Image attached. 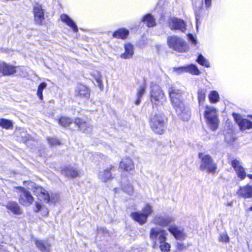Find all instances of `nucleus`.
<instances>
[{
	"label": "nucleus",
	"instance_id": "4",
	"mask_svg": "<svg viewBox=\"0 0 252 252\" xmlns=\"http://www.w3.org/2000/svg\"><path fill=\"white\" fill-rule=\"evenodd\" d=\"M167 44L170 48L178 52H186L189 49L184 40L176 35L168 37Z\"/></svg>",
	"mask_w": 252,
	"mask_h": 252
},
{
	"label": "nucleus",
	"instance_id": "7",
	"mask_svg": "<svg viewBox=\"0 0 252 252\" xmlns=\"http://www.w3.org/2000/svg\"><path fill=\"white\" fill-rule=\"evenodd\" d=\"M204 116L207 123L213 130H215L218 127V119L215 108L206 106Z\"/></svg>",
	"mask_w": 252,
	"mask_h": 252
},
{
	"label": "nucleus",
	"instance_id": "56",
	"mask_svg": "<svg viewBox=\"0 0 252 252\" xmlns=\"http://www.w3.org/2000/svg\"><path fill=\"white\" fill-rule=\"evenodd\" d=\"M117 188H115V189H114V190L115 192H117Z\"/></svg>",
	"mask_w": 252,
	"mask_h": 252
},
{
	"label": "nucleus",
	"instance_id": "16",
	"mask_svg": "<svg viewBox=\"0 0 252 252\" xmlns=\"http://www.w3.org/2000/svg\"><path fill=\"white\" fill-rule=\"evenodd\" d=\"M24 185L27 187L29 189H31L33 191L34 194L38 198L42 194L45 192V189L43 188L37 186L34 183L31 181L24 182Z\"/></svg>",
	"mask_w": 252,
	"mask_h": 252
},
{
	"label": "nucleus",
	"instance_id": "37",
	"mask_svg": "<svg viewBox=\"0 0 252 252\" xmlns=\"http://www.w3.org/2000/svg\"><path fill=\"white\" fill-rule=\"evenodd\" d=\"M198 103L200 105L202 104L205 99V91L203 89H199L198 91Z\"/></svg>",
	"mask_w": 252,
	"mask_h": 252
},
{
	"label": "nucleus",
	"instance_id": "54",
	"mask_svg": "<svg viewBox=\"0 0 252 252\" xmlns=\"http://www.w3.org/2000/svg\"><path fill=\"white\" fill-rule=\"evenodd\" d=\"M101 155L102 156V157L104 156L103 155L100 154H96V155H95V156H99V157H100Z\"/></svg>",
	"mask_w": 252,
	"mask_h": 252
},
{
	"label": "nucleus",
	"instance_id": "24",
	"mask_svg": "<svg viewBox=\"0 0 252 252\" xmlns=\"http://www.w3.org/2000/svg\"><path fill=\"white\" fill-rule=\"evenodd\" d=\"M130 217L134 220L137 221L141 225L145 224L147 222L148 219V218H146V215L145 216L143 215L140 211L135 212L131 213Z\"/></svg>",
	"mask_w": 252,
	"mask_h": 252
},
{
	"label": "nucleus",
	"instance_id": "51",
	"mask_svg": "<svg viewBox=\"0 0 252 252\" xmlns=\"http://www.w3.org/2000/svg\"><path fill=\"white\" fill-rule=\"evenodd\" d=\"M195 13L196 20V27L197 28L198 27V21L199 19L200 15H199V13H198L196 11H195Z\"/></svg>",
	"mask_w": 252,
	"mask_h": 252
},
{
	"label": "nucleus",
	"instance_id": "33",
	"mask_svg": "<svg viewBox=\"0 0 252 252\" xmlns=\"http://www.w3.org/2000/svg\"><path fill=\"white\" fill-rule=\"evenodd\" d=\"M224 139L227 143L230 144L233 142L236 139V138L235 134L230 129L224 134Z\"/></svg>",
	"mask_w": 252,
	"mask_h": 252
},
{
	"label": "nucleus",
	"instance_id": "46",
	"mask_svg": "<svg viewBox=\"0 0 252 252\" xmlns=\"http://www.w3.org/2000/svg\"><path fill=\"white\" fill-rule=\"evenodd\" d=\"M177 248L180 251H182L186 249L185 244L182 242H178L177 244Z\"/></svg>",
	"mask_w": 252,
	"mask_h": 252
},
{
	"label": "nucleus",
	"instance_id": "26",
	"mask_svg": "<svg viewBox=\"0 0 252 252\" xmlns=\"http://www.w3.org/2000/svg\"><path fill=\"white\" fill-rule=\"evenodd\" d=\"M62 173L67 177L75 178L78 175V171L73 167L68 166L65 167L62 171Z\"/></svg>",
	"mask_w": 252,
	"mask_h": 252
},
{
	"label": "nucleus",
	"instance_id": "53",
	"mask_svg": "<svg viewBox=\"0 0 252 252\" xmlns=\"http://www.w3.org/2000/svg\"><path fill=\"white\" fill-rule=\"evenodd\" d=\"M232 202H229L227 203V206H231L232 205Z\"/></svg>",
	"mask_w": 252,
	"mask_h": 252
},
{
	"label": "nucleus",
	"instance_id": "25",
	"mask_svg": "<svg viewBox=\"0 0 252 252\" xmlns=\"http://www.w3.org/2000/svg\"><path fill=\"white\" fill-rule=\"evenodd\" d=\"M0 73L3 75H10L16 71V67L2 62Z\"/></svg>",
	"mask_w": 252,
	"mask_h": 252
},
{
	"label": "nucleus",
	"instance_id": "39",
	"mask_svg": "<svg viewBox=\"0 0 252 252\" xmlns=\"http://www.w3.org/2000/svg\"><path fill=\"white\" fill-rule=\"evenodd\" d=\"M0 126L6 129H8L12 126V123L11 121L5 119L0 120Z\"/></svg>",
	"mask_w": 252,
	"mask_h": 252
},
{
	"label": "nucleus",
	"instance_id": "8",
	"mask_svg": "<svg viewBox=\"0 0 252 252\" xmlns=\"http://www.w3.org/2000/svg\"><path fill=\"white\" fill-rule=\"evenodd\" d=\"M17 189L20 191L19 203L25 206L31 205L34 200L31 193L23 187H19Z\"/></svg>",
	"mask_w": 252,
	"mask_h": 252
},
{
	"label": "nucleus",
	"instance_id": "36",
	"mask_svg": "<svg viewBox=\"0 0 252 252\" xmlns=\"http://www.w3.org/2000/svg\"><path fill=\"white\" fill-rule=\"evenodd\" d=\"M208 97L211 103H216L218 102L220 98L218 93L215 91L211 92Z\"/></svg>",
	"mask_w": 252,
	"mask_h": 252
},
{
	"label": "nucleus",
	"instance_id": "19",
	"mask_svg": "<svg viewBox=\"0 0 252 252\" xmlns=\"http://www.w3.org/2000/svg\"><path fill=\"white\" fill-rule=\"evenodd\" d=\"M74 123L81 130L84 132H89L91 130V126L88 122H86L80 118H76L74 121Z\"/></svg>",
	"mask_w": 252,
	"mask_h": 252
},
{
	"label": "nucleus",
	"instance_id": "5",
	"mask_svg": "<svg viewBox=\"0 0 252 252\" xmlns=\"http://www.w3.org/2000/svg\"><path fill=\"white\" fill-rule=\"evenodd\" d=\"M168 233L166 230L158 227H155L150 231V239L155 247L158 243L167 240Z\"/></svg>",
	"mask_w": 252,
	"mask_h": 252
},
{
	"label": "nucleus",
	"instance_id": "6",
	"mask_svg": "<svg viewBox=\"0 0 252 252\" xmlns=\"http://www.w3.org/2000/svg\"><path fill=\"white\" fill-rule=\"evenodd\" d=\"M151 88L150 97L153 105L156 106L162 105L166 99L164 94L158 85H153Z\"/></svg>",
	"mask_w": 252,
	"mask_h": 252
},
{
	"label": "nucleus",
	"instance_id": "34",
	"mask_svg": "<svg viewBox=\"0 0 252 252\" xmlns=\"http://www.w3.org/2000/svg\"><path fill=\"white\" fill-rule=\"evenodd\" d=\"M196 61L202 66L207 68L210 66L209 61L205 58L202 54H199L198 56Z\"/></svg>",
	"mask_w": 252,
	"mask_h": 252
},
{
	"label": "nucleus",
	"instance_id": "45",
	"mask_svg": "<svg viewBox=\"0 0 252 252\" xmlns=\"http://www.w3.org/2000/svg\"><path fill=\"white\" fill-rule=\"evenodd\" d=\"M219 240L223 242H228L229 240V238L225 233H223L220 235Z\"/></svg>",
	"mask_w": 252,
	"mask_h": 252
},
{
	"label": "nucleus",
	"instance_id": "23",
	"mask_svg": "<svg viewBox=\"0 0 252 252\" xmlns=\"http://www.w3.org/2000/svg\"><path fill=\"white\" fill-rule=\"evenodd\" d=\"M35 244L41 252H49L51 250V245L47 241L36 239Z\"/></svg>",
	"mask_w": 252,
	"mask_h": 252
},
{
	"label": "nucleus",
	"instance_id": "15",
	"mask_svg": "<svg viewBox=\"0 0 252 252\" xmlns=\"http://www.w3.org/2000/svg\"><path fill=\"white\" fill-rule=\"evenodd\" d=\"M231 166L234 168L238 178L241 180H244L246 177V173L240 161L237 159L232 160Z\"/></svg>",
	"mask_w": 252,
	"mask_h": 252
},
{
	"label": "nucleus",
	"instance_id": "13",
	"mask_svg": "<svg viewBox=\"0 0 252 252\" xmlns=\"http://www.w3.org/2000/svg\"><path fill=\"white\" fill-rule=\"evenodd\" d=\"M169 26L171 30H178L185 32L186 30V25L185 22L175 17L171 18L169 20Z\"/></svg>",
	"mask_w": 252,
	"mask_h": 252
},
{
	"label": "nucleus",
	"instance_id": "42",
	"mask_svg": "<svg viewBox=\"0 0 252 252\" xmlns=\"http://www.w3.org/2000/svg\"><path fill=\"white\" fill-rule=\"evenodd\" d=\"M173 71L177 75H179L183 73L186 72V67L185 66L178 67H174L173 68Z\"/></svg>",
	"mask_w": 252,
	"mask_h": 252
},
{
	"label": "nucleus",
	"instance_id": "32",
	"mask_svg": "<svg viewBox=\"0 0 252 252\" xmlns=\"http://www.w3.org/2000/svg\"><path fill=\"white\" fill-rule=\"evenodd\" d=\"M143 215H146L147 218L153 213V207L149 203H146L140 211Z\"/></svg>",
	"mask_w": 252,
	"mask_h": 252
},
{
	"label": "nucleus",
	"instance_id": "55",
	"mask_svg": "<svg viewBox=\"0 0 252 252\" xmlns=\"http://www.w3.org/2000/svg\"><path fill=\"white\" fill-rule=\"evenodd\" d=\"M249 210L250 211H252V206L251 207H250V208L249 209Z\"/></svg>",
	"mask_w": 252,
	"mask_h": 252
},
{
	"label": "nucleus",
	"instance_id": "22",
	"mask_svg": "<svg viewBox=\"0 0 252 252\" xmlns=\"http://www.w3.org/2000/svg\"><path fill=\"white\" fill-rule=\"evenodd\" d=\"M60 18L61 21L70 27L73 32H77L78 31V27L77 25L68 15L66 14H62L61 15Z\"/></svg>",
	"mask_w": 252,
	"mask_h": 252
},
{
	"label": "nucleus",
	"instance_id": "27",
	"mask_svg": "<svg viewBox=\"0 0 252 252\" xmlns=\"http://www.w3.org/2000/svg\"><path fill=\"white\" fill-rule=\"evenodd\" d=\"M125 53L121 55V57L123 59H129L132 57L133 54V47L130 43H126L125 44Z\"/></svg>",
	"mask_w": 252,
	"mask_h": 252
},
{
	"label": "nucleus",
	"instance_id": "44",
	"mask_svg": "<svg viewBox=\"0 0 252 252\" xmlns=\"http://www.w3.org/2000/svg\"><path fill=\"white\" fill-rule=\"evenodd\" d=\"M48 142L51 145H60V140L56 138H49L48 139Z\"/></svg>",
	"mask_w": 252,
	"mask_h": 252
},
{
	"label": "nucleus",
	"instance_id": "17",
	"mask_svg": "<svg viewBox=\"0 0 252 252\" xmlns=\"http://www.w3.org/2000/svg\"><path fill=\"white\" fill-rule=\"evenodd\" d=\"M238 196L244 198H250L252 197V186L247 185L240 187L237 191Z\"/></svg>",
	"mask_w": 252,
	"mask_h": 252
},
{
	"label": "nucleus",
	"instance_id": "48",
	"mask_svg": "<svg viewBox=\"0 0 252 252\" xmlns=\"http://www.w3.org/2000/svg\"><path fill=\"white\" fill-rule=\"evenodd\" d=\"M188 37H189V40L190 41V42L193 44L194 45H196V43H197V40L196 39L193 37V36L191 34H189L188 35Z\"/></svg>",
	"mask_w": 252,
	"mask_h": 252
},
{
	"label": "nucleus",
	"instance_id": "1",
	"mask_svg": "<svg viewBox=\"0 0 252 252\" xmlns=\"http://www.w3.org/2000/svg\"><path fill=\"white\" fill-rule=\"evenodd\" d=\"M168 93L171 102L177 114L183 121H187L190 116L189 109L186 107L182 101L181 91L174 87H170Z\"/></svg>",
	"mask_w": 252,
	"mask_h": 252
},
{
	"label": "nucleus",
	"instance_id": "14",
	"mask_svg": "<svg viewBox=\"0 0 252 252\" xmlns=\"http://www.w3.org/2000/svg\"><path fill=\"white\" fill-rule=\"evenodd\" d=\"M33 14L35 23L42 25L44 20V13L42 7L39 4H35L33 7Z\"/></svg>",
	"mask_w": 252,
	"mask_h": 252
},
{
	"label": "nucleus",
	"instance_id": "9",
	"mask_svg": "<svg viewBox=\"0 0 252 252\" xmlns=\"http://www.w3.org/2000/svg\"><path fill=\"white\" fill-rule=\"evenodd\" d=\"M174 221L173 218L169 216L157 214L154 216L151 222L156 225L161 227L169 226Z\"/></svg>",
	"mask_w": 252,
	"mask_h": 252
},
{
	"label": "nucleus",
	"instance_id": "50",
	"mask_svg": "<svg viewBox=\"0 0 252 252\" xmlns=\"http://www.w3.org/2000/svg\"><path fill=\"white\" fill-rule=\"evenodd\" d=\"M205 5L206 8H210L212 4V0H204Z\"/></svg>",
	"mask_w": 252,
	"mask_h": 252
},
{
	"label": "nucleus",
	"instance_id": "21",
	"mask_svg": "<svg viewBox=\"0 0 252 252\" xmlns=\"http://www.w3.org/2000/svg\"><path fill=\"white\" fill-rule=\"evenodd\" d=\"M4 206L14 215H19L22 213V211L20 207L15 202L9 201Z\"/></svg>",
	"mask_w": 252,
	"mask_h": 252
},
{
	"label": "nucleus",
	"instance_id": "12",
	"mask_svg": "<svg viewBox=\"0 0 252 252\" xmlns=\"http://www.w3.org/2000/svg\"><path fill=\"white\" fill-rule=\"evenodd\" d=\"M233 116L241 130L252 128V122L251 121L243 118L240 115L238 114L233 113Z\"/></svg>",
	"mask_w": 252,
	"mask_h": 252
},
{
	"label": "nucleus",
	"instance_id": "43",
	"mask_svg": "<svg viewBox=\"0 0 252 252\" xmlns=\"http://www.w3.org/2000/svg\"><path fill=\"white\" fill-rule=\"evenodd\" d=\"M39 198L42 199L45 202L48 203L50 200V196L47 191L45 190V192L42 193Z\"/></svg>",
	"mask_w": 252,
	"mask_h": 252
},
{
	"label": "nucleus",
	"instance_id": "2",
	"mask_svg": "<svg viewBox=\"0 0 252 252\" xmlns=\"http://www.w3.org/2000/svg\"><path fill=\"white\" fill-rule=\"evenodd\" d=\"M165 117L161 113L152 115L150 121L151 128L157 134H162L165 128Z\"/></svg>",
	"mask_w": 252,
	"mask_h": 252
},
{
	"label": "nucleus",
	"instance_id": "11",
	"mask_svg": "<svg viewBox=\"0 0 252 252\" xmlns=\"http://www.w3.org/2000/svg\"><path fill=\"white\" fill-rule=\"evenodd\" d=\"M168 231L177 240H185L187 236L184 232V229L175 224L169 225L168 227Z\"/></svg>",
	"mask_w": 252,
	"mask_h": 252
},
{
	"label": "nucleus",
	"instance_id": "41",
	"mask_svg": "<svg viewBox=\"0 0 252 252\" xmlns=\"http://www.w3.org/2000/svg\"><path fill=\"white\" fill-rule=\"evenodd\" d=\"M123 189L124 191L130 195L133 192V187L131 184H127L126 186L123 187Z\"/></svg>",
	"mask_w": 252,
	"mask_h": 252
},
{
	"label": "nucleus",
	"instance_id": "57",
	"mask_svg": "<svg viewBox=\"0 0 252 252\" xmlns=\"http://www.w3.org/2000/svg\"><path fill=\"white\" fill-rule=\"evenodd\" d=\"M249 117L252 118V115H251V116H249Z\"/></svg>",
	"mask_w": 252,
	"mask_h": 252
},
{
	"label": "nucleus",
	"instance_id": "35",
	"mask_svg": "<svg viewBox=\"0 0 252 252\" xmlns=\"http://www.w3.org/2000/svg\"><path fill=\"white\" fill-rule=\"evenodd\" d=\"M72 123V120L66 117H62L59 120V124L63 126L67 127Z\"/></svg>",
	"mask_w": 252,
	"mask_h": 252
},
{
	"label": "nucleus",
	"instance_id": "18",
	"mask_svg": "<svg viewBox=\"0 0 252 252\" xmlns=\"http://www.w3.org/2000/svg\"><path fill=\"white\" fill-rule=\"evenodd\" d=\"M120 168L126 171L133 170L134 169V165L131 158L125 157L123 158L120 163Z\"/></svg>",
	"mask_w": 252,
	"mask_h": 252
},
{
	"label": "nucleus",
	"instance_id": "49",
	"mask_svg": "<svg viewBox=\"0 0 252 252\" xmlns=\"http://www.w3.org/2000/svg\"><path fill=\"white\" fill-rule=\"evenodd\" d=\"M42 208V205L40 203L36 202L35 203V212H39Z\"/></svg>",
	"mask_w": 252,
	"mask_h": 252
},
{
	"label": "nucleus",
	"instance_id": "29",
	"mask_svg": "<svg viewBox=\"0 0 252 252\" xmlns=\"http://www.w3.org/2000/svg\"><path fill=\"white\" fill-rule=\"evenodd\" d=\"M185 67L186 73H189L194 75H198L201 73L197 66L194 64L185 65Z\"/></svg>",
	"mask_w": 252,
	"mask_h": 252
},
{
	"label": "nucleus",
	"instance_id": "20",
	"mask_svg": "<svg viewBox=\"0 0 252 252\" xmlns=\"http://www.w3.org/2000/svg\"><path fill=\"white\" fill-rule=\"evenodd\" d=\"M114 166L112 165H110L105 169L100 171L98 174V178L102 182H106L111 179L112 178V174L110 170Z\"/></svg>",
	"mask_w": 252,
	"mask_h": 252
},
{
	"label": "nucleus",
	"instance_id": "47",
	"mask_svg": "<svg viewBox=\"0 0 252 252\" xmlns=\"http://www.w3.org/2000/svg\"><path fill=\"white\" fill-rule=\"evenodd\" d=\"M95 79L98 84V85L100 86V85L102 84V80H101V76L98 73L96 76H95Z\"/></svg>",
	"mask_w": 252,
	"mask_h": 252
},
{
	"label": "nucleus",
	"instance_id": "30",
	"mask_svg": "<svg viewBox=\"0 0 252 252\" xmlns=\"http://www.w3.org/2000/svg\"><path fill=\"white\" fill-rule=\"evenodd\" d=\"M142 21L146 23L149 27H152L156 25L155 20L151 14H147L145 15Z\"/></svg>",
	"mask_w": 252,
	"mask_h": 252
},
{
	"label": "nucleus",
	"instance_id": "38",
	"mask_svg": "<svg viewBox=\"0 0 252 252\" xmlns=\"http://www.w3.org/2000/svg\"><path fill=\"white\" fill-rule=\"evenodd\" d=\"M46 87L47 84L45 82L41 83L38 87L36 94L40 100L43 99L42 92L43 90L46 88Z\"/></svg>",
	"mask_w": 252,
	"mask_h": 252
},
{
	"label": "nucleus",
	"instance_id": "31",
	"mask_svg": "<svg viewBox=\"0 0 252 252\" xmlns=\"http://www.w3.org/2000/svg\"><path fill=\"white\" fill-rule=\"evenodd\" d=\"M145 93V87L143 86H141L137 89V94H136V100L134 102V103L138 105L141 102V98L143 96V94Z\"/></svg>",
	"mask_w": 252,
	"mask_h": 252
},
{
	"label": "nucleus",
	"instance_id": "10",
	"mask_svg": "<svg viewBox=\"0 0 252 252\" xmlns=\"http://www.w3.org/2000/svg\"><path fill=\"white\" fill-rule=\"evenodd\" d=\"M90 96V90L85 86L80 84L76 87L75 91V96L76 98L85 101L89 99Z\"/></svg>",
	"mask_w": 252,
	"mask_h": 252
},
{
	"label": "nucleus",
	"instance_id": "52",
	"mask_svg": "<svg viewBox=\"0 0 252 252\" xmlns=\"http://www.w3.org/2000/svg\"><path fill=\"white\" fill-rule=\"evenodd\" d=\"M248 177H249L250 179H252V174H248Z\"/></svg>",
	"mask_w": 252,
	"mask_h": 252
},
{
	"label": "nucleus",
	"instance_id": "28",
	"mask_svg": "<svg viewBox=\"0 0 252 252\" xmlns=\"http://www.w3.org/2000/svg\"><path fill=\"white\" fill-rule=\"evenodd\" d=\"M129 31L125 28H121L114 32L113 36L114 38L125 39L129 34Z\"/></svg>",
	"mask_w": 252,
	"mask_h": 252
},
{
	"label": "nucleus",
	"instance_id": "3",
	"mask_svg": "<svg viewBox=\"0 0 252 252\" xmlns=\"http://www.w3.org/2000/svg\"><path fill=\"white\" fill-rule=\"evenodd\" d=\"M198 157L200 159L199 169L201 171H206L209 173L214 174L217 169V164L208 155L199 153Z\"/></svg>",
	"mask_w": 252,
	"mask_h": 252
},
{
	"label": "nucleus",
	"instance_id": "40",
	"mask_svg": "<svg viewBox=\"0 0 252 252\" xmlns=\"http://www.w3.org/2000/svg\"><path fill=\"white\" fill-rule=\"evenodd\" d=\"M159 247L161 252H169L170 249V245L166 242V240L159 243Z\"/></svg>",
	"mask_w": 252,
	"mask_h": 252
}]
</instances>
